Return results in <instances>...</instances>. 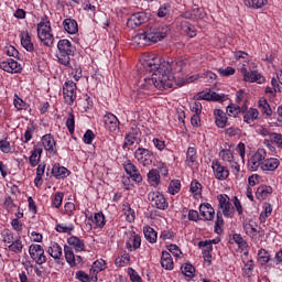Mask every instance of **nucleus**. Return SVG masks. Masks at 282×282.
<instances>
[{
    "label": "nucleus",
    "mask_w": 282,
    "mask_h": 282,
    "mask_svg": "<svg viewBox=\"0 0 282 282\" xmlns=\"http://www.w3.org/2000/svg\"><path fill=\"white\" fill-rule=\"evenodd\" d=\"M67 243L70 245L76 250V252L85 251V241L76 236L69 237L67 239Z\"/></svg>",
    "instance_id": "27"
},
{
    "label": "nucleus",
    "mask_w": 282,
    "mask_h": 282,
    "mask_svg": "<svg viewBox=\"0 0 282 282\" xmlns=\"http://www.w3.org/2000/svg\"><path fill=\"white\" fill-rule=\"evenodd\" d=\"M200 217H204L205 221H213L215 219V208L209 203H203L199 206Z\"/></svg>",
    "instance_id": "18"
},
{
    "label": "nucleus",
    "mask_w": 282,
    "mask_h": 282,
    "mask_svg": "<svg viewBox=\"0 0 282 282\" xmlns=\"http://www.w3.org/2000/svg\"><path fill=\"white\" fill-rule=\"evenodd\" d=\"M227 113L231 118H237V116H239V113H241V107H239L235 104H231V105L227 106Z\"/></svg>",
    "instance_id": "48"
},
{
    "label": "nucleus",
    "mask_w": 282,
    "mask_h": 282,
    "mask_svg": "<svg viewBox=\"0 0 282 282\" xmlns=\"http://www.w3.org/2000/svg\"><path fill=\"white\" fill-rule=\"evenodd\" d=\"M148 199L153 208H158L159 210H166V208H169V203L164 194L160 192H150Z\"/></svg>",
    "instance_id": "7"
},
{
    "label": "nucleus",
    "mask_w": 282,
    "mask_h": 282,
    "mask_svg": "<svg viewBox=\"0 0 282 282\" xmlns=\"http://www.w3.org/2000/svg\"><path fill=\"white\" fill-rule=\"evenodd\" d=\"M13 105L18 111H22V109H25V101L21 99L19 96L15 95V98L13 100Z\"/></svg>",
    "instance_id": "62"
},
{
    "label": "nucleus",
    "mask_w": 282,
    "mask_h": 282,
    "mask_svg": "<svg viewBox=\"0 0 282 282\" xmlns=\"http://www.w3.org/2000/svg\"><path fill=\"white\" fill-rule=\"evenodd\" d=\"M144 237L149 243H155L158 241V231L152 227H145L143 229Z\"/></svg>",
    "instance_id": "38"
},
{
    "label": "nucleus",
    "mask_w": 282,
    "mask_h": 282,
    "mask_svg": "<svg viewBox=\"0 0 282 282\" xmlns=\"http://www.w3.org/2000/svg\"><path fill=\"white\" fill-rule=\"evenodd\" d=\"M94 138H96V134H94V131L87 130L84 134L85 144H91V142H94Z\"/></svg>",
    "instance_id": "64"
},
{
    "label": "nucleus",
    "mask_w": 282,
    "mask_h": 282,
    "mask_svg": "<svg viewBox=\"0 0 282 282\" xmlns=\"http://www.w3.org/2000/svg\"><path fill=\"white\" fill-rule=\"evenodd\" d=\"M42 144L45 151H48V153H52L53 155L56 154V140H54V137H52V134L43 135Z\"/></svg>",
    "instance_id": "19"
},
{
    "label": "nucleus",
    "mask_w": 282,
    "mask_h": 282,
    "mask_svg": "<svg viewBox=\"0 0 282 282\" xmlns=\"http://www.w3.org/2000/svg\"><path fill=\"white\" fill-rule=\"evenodd\" d=\"M6 54L7 56H12L13 58L21 59V57H19V51L12 45L6 47Z\"/></svg>",
    "instance_id": "61"
},
{
    "label": "nucleus",
    "mask_w": 282,
    "mask_h": 282,
    "mask_svg": "<svg viewBox=\"0 0 282 282\" xmlns=\"http://www.w3.org/2000/svg\"><path fill=\"white\" fill-rule=\"evenodd\" d=\"M9 63L11 65V74H21V70L23 69L21 67V64L14 59H9Z\"/></svg>",
    "instance_id": "57"
},
{
    "label": "nucleus",
    "mask_w": 282,
    "mask_h": 282,
    "mask_svg": "<svg viewBox=\"0 0 282 282\" xmlns=\"http://www.w3.org/2000/svg\"><path fill=\"white\" fill-rule=\"evenodd\" d=\"M0 151L2 153H12V145L8 140H0Z\"/></svg>",
    "instance_id": "56"
},
{
    "label": "nucleus",
    "mask_w": 282,
    "mask_h": 282,
    "mask_svg": "<svg viewBox=\"0 0 282 282\" xmlns=\"http://www.w3.org/2000/svg\"><path fill=\"white\" fill-rule=\"evenodd\" d=\"M63 197H64L63 192L55 193L53 198L54 208H61V206L63 205Z\"/></svg>",
    "instance_id": "53"
},
{
    "label": "nucleus",
    "mask_w": 282,
    "mask_h": 282,
    "mask_svg": "<svg viewBox=\"0 0 282 282\" xmlns=\"http://www.w3.org/2000/svg\"><path fill=\"white\" fill-rule=\"evenodd\" d=\"M269 195H272V187L268 185H260L257 188V199H265Z\"/></svg>",
    "instance_id": "33"
},
{
    "label": "nucleus",
    "mask_w": 282,
    "mask_h": 282,
    "mask_svg": "<svg viewBox=\"0 0 282 282\" xmlns=\"http://www.w3.org/2000/svg\"><path fill=\"white\" fill-rule=\"evenodd\" d=\"M123 169L127 175H129L131 180H133V182H137L138 184L142 182V174H140V171H138V166H135V164H133L131 160H128L123 163Z\"/></svg>",
    "instance_id": "14"
},
{
    "label": "nucleus",
    "mask_w": 282,
    "mask_h": 282,
    "mask_svg": "<svg viewBox=\"0 0 282 282\" xmlns=\"http://www.w3.org/2000/svg\"><path fill=\"white\" fill-rule=\"evenodd\" d=\"M129 240L126 241L128 250L133 252V250H138L142 246V238L140 235H137L135 231H129Z\"/></svg>",
    "instance_id": "17"
},
{
    "label": "nucleus",
    "mask_w": 282,
    "mask_h": 282,
    "mask_svg": "<svg viewBox=\"0 0 282 282\" xmlns=\"http://www.w3.org/2000/svg\"><path fill=\"white\" fill-rule=\"evenodd\" d=\"M36 128H34V126L28 127L25 132H24V143L30 142V140H32V135H34V130Z\"/></svg>",
    "instance_id": "63"
},
{
    "label": "nucleus",
    "mask_w": 282,
    "mask_h": 282,
    "mask_svg": "<svg viewBox=\"0 0 282 282\" xmlns=\"http://www.w3.org/2000/svg\"><path fill=\"white\" fill-rule=\"evenodd\" d=\"M126 219L129 221V224H133L135 221V212L131 209V206H127L124 209Z\"/></svg>",
    "instance_id": "52"
},
{
    "label": "nucleus",
    "mask_w": 282,
    "mask_h": 282,
    "mask_svg": "<svg viewBox=\"0 0 282 282\" xmlns=\"http://www.w3.org/2000/svg\"><path fill=\"white\" fill-rule=\"evenodd\" d=\"M219 158H221V160L224 162H228L230 163L231 161L235 160V156L232 155V151L228 150V149H224L219 152Z\"/></svg>",
    "instance_id": "49"
},
{
    "label": "nucleus",
    "mask_w": 282,
    "mask_h": 282,
    "mask_svg": "<svg viewBox=\"0 0 282 282\" xmlns=\"http://www.w3.org/2000/svg\"><path fill=\"white\" fill-rule=\"evenodd\" d=\"M181 270H182V273L185 276H188L189 279H193V276H195V267H193V264L191 263L184 264V267H182Z\"/></svg>",
    "instance_id": "47"
},
{
    "label": "nucleus",
    "mask_w": 282,
    "mask_h": 282,
    "mask_svg": "<svg viewBox=\"0 0 282 282\" xmlns=\"http://www.w3.org/2000/svg\"><path fill=\"white\" fill-rule=\"evenodd\" d=\"M235 72H236V69L230 66H228L226 68H218V74L220 76H225V77L234 76Z\"/></svg>",
    "instance_id": "60"
},
{
    "label": "nucleus",
    "mask_w": 282,
    "mask_h": 282,
    "mask_svg": "<svg viewBox=\"0 0 282 282\" xmlns=\"http://www.w3.org/2000/svg\"><path fill=\"white\" fill-rule=\"evenodd\" d=\"M9 250L15 254H21V252H23V242H21V239L13 240L9 245Z\"/></svg>",
    "instance_id": "43"
},
{
    "label": "nucleus",
    "mask_w": 282,
    "mask_h": 282,
    "mask_svg": "<svg viewBox=\"0 0 282 282\" xmlns=\"http://www.w3.org/2000/svg\"><path fill=\"white\" fill-rule=\"evenodd\" d=\"M265 3H268V0H245V4L248 8H263V6H265Z\"/></svg>",
    "instance_id": "46"
},
{
    "label": "nucleus",
    "mask_w": 282,
    "mask_h": 282,
    "mask_svg": "<svg viewBox=\"0 0 282 282\" xmlns=\"http://www.w3.org/2000/svg\"><path fill=\"white\" fill-rule=\"evenodd\" d=\"M52 175L55 180H65V177H69V170L56 163L52 169Z\"/></svg>",
    "instance_id": "20"
},
{
    "label": "nucleus",
    "mask_w": 282,
    "mask_h": 282,
    "mask_svg": "<svg viewBox=\"0 0 282 282\" xmlns=\"http://www.w3.org/2000/svg\"><path fill=\"white\" fill-rule=\"evenodd\" d=\"M161 265L164 270H173V257H171L169 251L162 252Z\"/></svg>",
    "instance_id": "32"
},
{
    "label": "nucleus",
    "mask_w": 282,
    "mask_h": 282,
    "mask_svg": "<svg viewBox=\"0 0 282 282\" xmlns=\"http://www.w3.org/2000/svg\"><path fill=\"white\" fill-rule=\"evenodd\" d=\"M247 83H258V85H263L265 83V77L257 70L249 72V75L246 76Z\"/></svg>",
    "instance_id": "28"
},
{
    "label": "nucleus",
    "mask_w": 282,
    "mask_h": 282,
    "mask_svg": "<svg viewBox=\"0 0 282 282\" xmlns=\"http://www.w3.org/2000/svg\"><path fill=\"white\" fill-rule=\"evenodd\" d=\"M106 265L107 263L102 259L95 261L90 268V274L98 276V272H102L107 268Z\"/></svg>",
    "instance_id": "39"
},
{
    "label": "nucleus",
    "mask_w": 282,
    "mask_h": 282,
    "mask_svg": "<svg viewBox=\"0 0 282 282\" xmlns=\"http://www.w3.org/2000/svg\"><path fill=\"white\" fill-rule=\"evenodd\" d=\"M37 39L45 47H52L54 45V35L52 34V24H37Z\"/></svg>",
    "instance_id": "4"
},
{
    "label": "nucleus",
    "mask_w": 282,
    "mask_h": 282,
    "mask_svg": "<svg viewBox=\"0 0 282 282\" xmlns=\"http://www.w3.org/2000/svg\"><path fill=\"white\" fill-rule=\"evenodd\" d=\"M181 189H182V183L180 182V180H174L170 182V185H169L170 195H177V193H180Z\"/></svg>",
    "instance_id": "44"
},
{
    "label": "nucleus",
    "mask_w": 282,
    "mask_h": 282,
    "mask_svg": "<svg viewBox=\"0 0 282 282\" xmlns=\"http://www.w3.org/2000/svg\"><path fill=\"white\" fill-rule=\"evenodd\" d=\"M29 254L37 265H43V263L47 262V258L45 257V250L41 245H31L29 247Z\"/></svg>",
    "instance_id": "8"
},
{
    "label": "nucleus",
    "mask_w": 282,
    "mask_h": 282,
    "mask_svg": "<svg viewBox=\"0 0 282 282\" xmlns=\"http://www.w3.org/2000/svg\"><path fill=\"white\" fill-rule=\"evenodd\" d=\"M64 254L67 263L70 265V268L76 267V256L74 254V249L69 246L64 247Z\"/></svg>",
    "instance_id": "35"
},
{
    "label": "nucleus",
    "mask_w": 282,
    "mask_h": 282,
    "mask_svg": "<svg viewBox=\"0 0 282 282\" xmlns=\"http://www.w3.org/2000/svg\"><path fill=\"white\" fill-rule=\"evenodd\" d=\"M191 193H193L194 195H202V183L196 180L192 181Z\"/></svg>",
    "instance_id": "54"
},
{
    "label": "nucleus",
    "mask_w": 282,
    "mask_h": 282,
    "mask_svg": "<svg viewBox=\"0 0 282 282\" xmlns=\"http://www.w3.org/2000/svg\"><path fill=\"white\" fill-rule=\"evenodd\" d=\"M142 65L147 72L153 73L149 83L154 84L160 91L164 89H171L173 87V74H180L188 67L189 63L187 58L178 57L172 62H161L158 64V57L143 59Z\"/></svg>",
    "instance_id": "1"
},
{
    "label": "nucleus",
    "mask_w": 282,
    "mask_h": 282,
    "mask_svg": "<svg viewBox=\"0 0 282 282\" xmlns=\"http://www.w3.org/2000/svg\"><path fill=\"white\" fill-rule=\"evenodd\" d=\"M279 164H281V162L279 161V159H264L263 163H262V167L261 171H276L279 169Z\"/></svg>",
    "instance_id": "26"
},
{
    "label": "nucleus",
    "mask_w": 282,
    "mask_h": 282,
    "mask_svg": "<svg viewBox=\"0 0 282 282\" xmlns=\"http://www.w3.org/2000/svg\"><path fill=\"white\" fill-rule=\"evenodd\" d=\"M258 263L260 265H267V263H269L270 267L274 268V259L270 258V252L265 249L258 251Z\"/></svg>",
    "instance_id": "23"
},
{
    "label": "nucleus",
    "mask_w": 282,
    "mask_h": 282,
    "mask_svg": "<svg viewBox=\"0 0 282 282\" xmlns=\"http://www.w3.org/2000/svg\"><path fill=\"white\" fill-rule=\"evenodd\" d=\"M128 274L130 276V281H132V282H142V276H140V274H138V272L134 271L133 268L128 269Z\"/></svg>",
    "instance_id": "58"
},
{
    "label": "nucleus",
    "mask_w": 282,
    "mask_h": 282,
    "mask_svg": "<svg viewBox=\"0 0 282 282\" xmlns=\"http://www.w3.org/2000/svg\"><path fill=\"white\" fill-rule=\"evenodd\" d=\"M140 138H138V132H130L127 133L124 137V143L122 145V149H127V147H133L135 142H139Z\"/></svg>",
    "instance_id": "37"
},
{
    "label": "nucleus",
    "mask_w": 282,
    "mask_h": 282,
    "mask_svg": "<svg viewBox=\"0 0 282 282\" xmlns=\"http://www.w3.org/2000/svg\"><path fill=\"white\" fill-rule=\"evenodd\" d=\"M228 97L225 94H217L215 91L199 93L198 100H207L213 102H224Z\"/></svg>",
    "instance_id": "16"
},
{
    "label": "nucleus",
    "mask_w": 282,
    "mask_h": 282,
    "mask_svg": "<svg viewBox=\"0 0 282 282\" xmlns=\"http://www.w3.org/2000/svg\"><path fill=\"white\" fill-rule=\"evenodd\" d=\"M148 182L151 186H160V171L159 170H150L148 173Z\"/></svg>",
    "instance_id": "36"
},
{
    "label": "nucleus",
    "mask_w": 282,
    "mask_h": 282,
    "mask_svg": "<svg viewBox=\"0 0 282 282\" xmlns=\"http://www.w3.org/2000/svg\"><path fill=\"white\" fill-rule=\"evenodd\" d=\"M43 153V149L34 148L29 158V162L32 167L39 166V162H41V155Z\"/></svg>",
    "instance_id": "30"
},
{
    "label": "nucleus",
    "mask_w": 282,
    "mask_h": 282,
    "mask_svg": "<svg viewBox=\"0 0 282 282\" xmlns=\"http://www.w3.org/2000/svg\"><path fill=\"white\" fill-rule=\"evenodd\" d=\"M2 239L4 243H12L14 241V234L10 229H4L2 231Z\"/></svg>",
    "instance_id": "55"
},
{
    "label": "nucleus",
    "mask_w": 282,
    "mask_h": 282,
    "mask_svg": "<svg viewBox=\"0 0 282 282\" xmlns=\"http://www.w3.org/2000/svg\"><path fill=\"white\" fill-rule=\"evenodd\" d=\"M63 26L67 34H76L78 32V22L72 18L65 19L63 21Z\"/></svg>",
    "instance_id": "25"
},
{
    "label": "nucleus",
    "mask_w": 282,
    "mask_h": 282,
    "mask_svg": "<svg viewBox=\"0 0 282 282\" xmlns=\"http://www.w3.org/2000/svg\"><path fill=\"white\" fill-rule=\"evenodd\" d=\"M76 83L74 80H67L63 85V96L67 105H74L76 100Z\"/></svg>",
    "instance_id": "9"
},
{
    "label": "nucleus",
    "mask_w": 282,
    "mask_h": 282,
    "mask_svg": "<svg viewBox=\"0 0 282 282\" xmlns=\"http://www.w3.org/2000/svg\"><path fill=\"white\" fill-rule=\"evenodd\" d=\"M214 116L218 129H225L226 124H228V117L226 116V112L221 109H215Z\"/></svg>",
    "instance_id": "22"
},
{
    "label": "nucleus",
    "mask_w": 282,
    "mask_h": 282,
    "mask_svg": "<svg viewBox=\"0 0 282 282\" xmlns=\"http://www.w3.org/2000/svg\"><path fill=\"white\" fill-rule=\"evenodd\" d=\"M265 158H268V152H265V149H258L256 153L250 158L249 165L253 171H257L259 166L260 169L262 167Z\"/></svg>",
    "instance_id": "12"
},
{
    "label": "nucleus",
    "mask_w": 282,
    "mask_h": 282,
    "mask_svg": "<svg viewBox=\"0 0 282 282\" xmlns=\"http://www.w3.org/2000/svg\"><path fill=\"white\" fill-rule=\"evenodd\" d=\"M149 80H151V78L145 79V84L142 85V88H140L135 91V96L139 99L144 98V96H147V94H149V86L151 87V85H153V87H155V84L149 83Z\"/></svg>",
    "instance_id": "41"
},
{
    "label": "nucleus",
    "mask_w": 282,
    "mask_h": 282,
    "mask_svg": "<svg viewBox=\"0 0 282 282\" xmlns=\"http://www.w3.org/2000/svg\"><path fill=\"white\" fill-rule=\"evenodd\" d=\"M169 34V28L160 23L148 24L144 32L137 35L143 45H153L164 41Z\"/></svg>",
    "instance_id": "2"
},
{
    "label": "nucleus",
    "mask_w": 282,
    "mask_h": 282,
    "mask_svg": "<svg viewBox=\"0 0 282 282\" xmlns=\"http://www.w3.org/2000/svg\"><path fill=\"white\" fill-rule=\"evenodd\" d=\"M242 226L246 235L251 239H259V237H263L264 235L263 229L254 220H246Z\"/></svg>",
    "instance_id": "10"
},
{
    "label": "nucleus",
    "mask_w": 282,
    "mask_h": 282,
    "mask_svg": "<svg viewBox=\"0 0 282 282\" xmlns=\"http://www.w3.org/2000/svg\"><path fill=\"white\" fill-rule=\"evenodd\" d=\"M218 199V208L221 212V215L227 219H232L235 217V207H232V203H230V197L226 194H220L217 196Z\"/></svg>",
    "instance_id": "5"
},
{
    "label": "nucleus",
    "mask_w": 282,
    "mask_h": 282,
    "mask_svg": "<svg viewBox=\"0 0 282 282\" xmlns=\"http://www.w3.org/2000/svg\"><path fill=\"white\" fill-rule=\"evenodd\" d=\"M66 127H67L69 133H74V129L76 127V120L74 118V112H68V117L66 120Z\"/></svg>",
    "instance_id": "51"
},
{
    "label": "nucleus",
    "mask_w": 282,
    "mask_h": 282,
    "mask_svg": "<svg viewBox=\"0 0 282 282\" xmlns=\"http://www.w3.org/2000/svg\"><path fill=\"white\" fill-rule=\"evenodd\" d=\"M254 120H259V110L257 108H249L243 116V122L252 124Z\"/></svg>",
    "instance_id": "29"
},
{
    "label": "nucleus",
    "mask_w": 282,
    "mask_h": 282,
    "mask_svg": "<svg viewBox=\"0 0 282 282\" xmlns=\"http://www.w3.org/2000/svg\"><path fill=\"white\" fill-rule=\"evenodd\" d=\"M55 230L57 232H67L69 235V232L74 230V225L66 226L65 224H59V225H56Z\"/></svg>",
    "instance_id": "59"
},
{
    "label": "nucleus",
    "mask_w": 282,
    "mask_h": 282,
    "mask_svg": "<svg viewBox=\"0 0 282 282\" xmlns=\"http://www.w3.org/2000/svg\"><path fill=\"white\" fill-rule=\"evenodd\" d=\"M181 30L187 34L189 39H194V36H197V30L195 29V25L191 24L188 21H184L181 23Z\"/></svg>",
    "instance_id": "31"
},
{
    "label": "nucleus",
    "mask_w": 282,
    "mask_h": 282,
    "mask_svg": "<svg viewBox=\"0 0 282 282\" xmlns=\"http://www.w3.org/2000/svg\"><path fill=\"white\" fill-rule=\"evenodd\" d=\"M94 224L97 226V228H105V214L102 213H97L94 216Z\"/></svg>",
    "instance_id": "50"
},
{
    "label": "nucleus",
    "mask_w": 282,
    "mask_h": 282,
    "mask_svg": "<svg viewBox=\"0 0 282 282\" xmlns=\"http://www.w3.org/2000/svg\"><path fill=\"white\" fill-rule=\"evenodd\" d=\"M134 159L142 166H151V164H153V160H155V155L153 154V151L147 148H138L134 151Z\"/></svg>",
    "instance_id": "6"
},
{
    "label": "nucleus",
    "mask_w": 282,
    "mask_h": 282,
    "mask_svg": "<svg viewBox=\"0 0 282 282\" xmlns=\"http://www.w3.org/2000/svg\"><path fill=\"white\" fill-rule=\"evenodd\" d=\"M147 21H149V17H147L145 12H137L128 19L127 25L131 28V30H135V28H140V25L147 23Z\"/></svg>",
    "instance_id": "13"
},
{
    "label": "nucleus",
    "mask_w": 282,
    "mask_h": 282,
    "mask_svg": "<svg viewBox=\"0 0 282 282\" xmlns=\"http://www.w3.org/2000/svg\"><path fill=\"white\" fill-rule=\"evenodd\" d=\"M75 278L80 282L98 281V275L94 273L87 274L85 271H77Z\"/></svg>",
    "instance_id": "34"
},
{
    "label": "nucleus",
    "mask_w": 282,
    "mask_h": 282,
    "mask_svg": "<svg viewBox=\"0 0 282 282\" xmlns=\"http://www.w3.org/2000/svg\"><path fill=\"white\" fill-rule=\"evenodd\" d=\"M196 160L197 151L195 150V148H188L186 153V163L188 164V166H191V164H195Z\"/></svg>",
    "instance_id": "45"
},
{
    "label": "nucleus",
    "mask_w": 282,
    "mask_h": 282,
    "mask_svg": "<svg viewBox=\"0 0 282 282\" xmlns=\"http://www.w3.org/2000/svg\"><path fill=\"white\" fill-rule=\"evenodd\" d=\"M212 169L214 177H216V180H218L219 182H224L227 177L230 176V170H228L227 166H224L218 160H214L212 162Z\"/></svg>",
    "instance_id": "11"
},
{
    "label": "nucleus",
    "mask_w": 282,
    "mask_h": 282,
    "mask_svg": "<svg viewBox=\"0 0 282 282\" xmlns=\"http://www.w3.org/2000/svg\"><path fill=\"white\" fill-rule=\"evenodd\" d=\"M258 107L264 116H272V108H270V104H268V100L264 98L259 99Z\"/></svg>",
    "instance_id": "40"
},
{
    "label": "nucleus",
    "mask_w": 282,
    "mask_h": 282,
    "mask_svg": "<svg viewBox=\"0 0 282 282\" xmlns=\"http://www.w3.org/2000/svg\"><path fill=\"white\" fill-rule=\"evenodd\" d=\"M221 226H224V214H221V212H217L215 228H214L216 235H221L224 232V229L221 228Z\"/></svg>",
    "instance_id": "42"
},
{
    "label": "nucleus",
    "mask_w": 282,
    "mask_h": 282,
    "mask_svg": "<svg viewBox=\"0 0 282 282\" xmlns=\"http://www.w3.org/2000/svg\"><path fill=\"white\" fill-rule=\"evenodd\" d=\"M50 257L54 259L57 263H61V257H63V248L59 247L57 242H51V246L47 250Z\"/></svg>",
    "instance_id": "21"
},
{
    "label": "nucleus",
    "mask_w": 282,
    "mask_h": 282,
    "mask_svg": "<svg viewBox=\"0 0 282 282\" xmlns=\"http://www.w3.org/2000/svg\"><path fill=\"white\" fill-rule=\"evenodd\" d=\"M104 123L106 129L111 133H116V131H120V120L113 113H107L104 116Z\"/></svg>",
    "instance_id": "15"
},
{
    "label": "nucleus",
    "mask_w": 282,
    "mask_h": 282,
    "mask_svg": "<svg viewBox=\"0 0 282 282\" xmlns=\"http://www.w3.org/2000/svg\"><path fill=\"white\" fill-rule=\"evenodd\" d=\"M57 61L61 63V65H64L65 67L70 66V56H74V53L76 52V47L72 45V42L69 40H59L57 43Z\"/></svg>",
    "instance_id": "3"
},
{
    "label": "nucleus",
    "mask_w": 282,
    "mask_h": 282,
    "mask_svg": "<svg viewBox=\"0 0 282 282\" xmlns=\"http://www.w3.org/2000/svg\"><path fill=\"white\" fill-rule=\"evenodd\" d=\"M21 45L26 50V52H34V44L32 43V37L28 31H23L20 34Z\"/></svg>",
    "instance_id": "24"
}]
</instances>
